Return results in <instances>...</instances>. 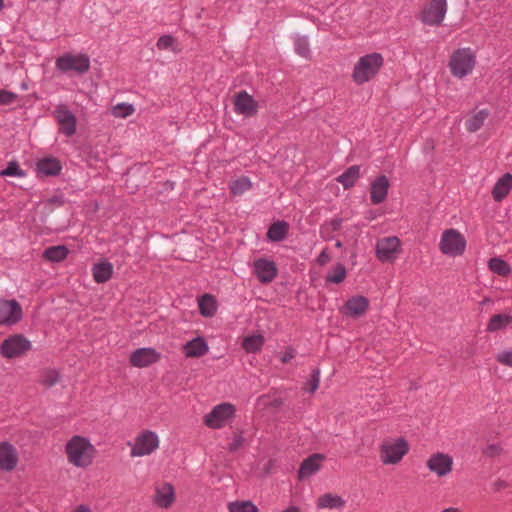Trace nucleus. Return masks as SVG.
<instances>
[{"label":"nucleus","instance_id":"f257e3e1","mask_svg":"<svg viewBox=\"0 0 512 512\" xmlns=\"http://www.w3.org/2000/svg\"><path fill=\"white\" fill-rule=\"evenodd\" d=\"M97 450L90 439L74 435L65 444V455L69 464L73 467L86 469L95 460Z\"/></svg>","mask_w":512,"mask_h":512},{"label":"nucleus","instance_id":"f03ea898","mask_svg":"<svg viewBox=\"0 0 512 512\" xmlns=\"http://www.w3.org/2000/svg\"><path fill=\"white\" fill-rule=\"evenodd\" d=\"M409 450V443L404 437H387L379 446V458L384 465H397Z\"/></svg>","mask_w":512,"mask_h":512},{"label":"nucleus","instance_id":"7ed1b4c3","mask_svg":"<svg viewBox=\"0 0 512 512\" xmlns=\"http://www.w3.org/2000/svg\"><path fill=\"white\" fill-rule=\"evenodd\" d=\"M383 65V57L379 53H371L361 57L355 64L352 78L361 85L372 79Z\"/></svg>","mask_w":512,"mask_h":512},{"label":"nucleus","instance_id":"20e7f679","mask_svg":"<svg viewBox=\"0 0 512 512\" xmlns=\"http://www.w3.org/2000/svg\"><path fill=\"white\" fill-rule=\"evenodd\" d=\"M128 446L131 447V457L149 456L158 450L160 438L155 431L143 429L137 433L132 442H128Z\"/></svg>","mask_w":512,"mask_h":512},{"label":"nucleus","instance_id":"39448f33","mask_svg":"<svg viewBox=\"0 0 512 512\" xmlns=\"http://www.w3.org/2000/svg\"><path fill=\"white\" fill-rule=\"evenodd\" d=\"M475 57L469 48L456 50L450 59L449 66L455 77L462 78L473 70Z\"/></svg>","mask_w":512,"mask_h":512},{"label":"nucleus","instance_id":"423d86ee","mask_svg":"<svg viewBox=\"0 0 512 512\" xmlns=\"http://www.w3.org/2000/svg\"><path fill=\"white\" fill-rule=\"evenodd\" d=\"M453 466V457L444 452H435L431 454L426 461L427 469L438 478H445L450 475Z\"/></svg>","mask_w":512,"mask_h":512},{"label":"nucleus","instance_id":"0eeeda50","mask_svg":"<svg viewBox=\"0 0 512 512\" xmlns=\"http://www.w3.org/2000/svg\"><path fill=\"white\" fill-rule=\"evenodd\" d=\"M31 349V342L23 335L6 338L0 345V354L8 359L19 357Z\"/></svg>","mask_w":512,"mask_h":512},{"label":"nucleus","instance_id":"6e6552de","mask_svg":"<svg viewBox=\"0 0 512 512\" xmlns=\"http://www.w3.org/2000/svg\"><path fill=\"white\" fill-rule=\"evenodd\" d=\"M235 413V407L230 403H221L216 405L204 417V423L212 429L222 428Z\"/></svg>","mask_w":512,"mask_h":512},{"label":"nucleus","instance_id":"1a4fd4ad","mask_svg":"<svg viewBox=\"0 0 512 512\" xmlns=\"http://www.w3.org/2000/svg\"><path fill=\"white\" fill-rule=\"evenodd\" d=\"M466 247L464 236L455 229L445 230L440 241V249L444 254L461 255Z\"/></svg>","mask_w":512,"mask_h":512},{"label":"nucleus","instance_id":"9d476101","mask_svg":"<svg viewBox=\"0 0 512 512\" xmlns=\"http://www.w3.org/2000/svg\"><path fill=\"white\" fill-rule=\"evenodd\" d=\"M56 67L62 72L73 70L79 74L87 72L90 68L89 57L85 54H64L56 61Z\"/></svg>","mask_w":512,"mask_h":512},{"label":"nucleus","instance_id":"9b49d317","mask_svg":"<svg viewBox=\"0 0 512 512\" xmlns=\"http://www.w3.org/2000/svg\"><path fill=\"white\" fill-rule=\"evenodd\" d=\"M53 116L59 124V131L71 137L76 133L77 118L64 104H59L53 111Z\"/></svg>","mask_w":512,"mask_h":512},{"label":"nucleus","instance_id":"f8f14e48","mask_svg":"<svg viewBox=\"0 0 512 512\" xmlns=\"http://www.w3.org/2000/svg\"><path fill=\"white\" fill-rule=\"evenodd\" d=\"M447 10L446 0H432L423 9L421 20L427 25H439Z\"/></svg>","mask_w":512,"mask_h":512},{"label":"nucleus","instance_id":"ddd939ff","mask_svg":"<svg viewBox=\"0 0 512 512\" xmlns=\"http://www.w3.org/2000/svg\"><path fill=\"white\" fill-rule=\"evenodd\" d=\"M22 316V308L16 300H0V326L15 325Z\"/></svg>","mask_w":512,"mask_h":512},{"label":"nucleus","instance_id":"4468645a","mask_svg":"<svg viewBox=\"0 0 512 512\" xmlns=\"http://www.w3.org/2000/svg\"><path fill=\"white\" fill-rule=\"evenodd\" d=\"M161 359V353L155 348H138L130 354L129 361L133 367L144 368L157 363Z\"/></svg>","mask_w":512,"mask_h":512},{"label":"nucleus","instance_id":"2eb2a0df","mask_svg":"<svg viewBox=\"0 0 512 512\" xmlns=\"http://www.w3.org/2000/svg\"><path fill=\"white\" fill-rule=\"evenodd\" d=\"M176 500L175 488L171 483L161 482L155 485L153 503L162 509H169Z\"/></svg>","mask_w":512,"mask_h":512},{"label":"nucleus","instance_id":"dca6fc26","mask_svg":"<svg viewBox=\"0 0 512 512\" xmlns=\"http://www.w3.org/2000/svg\"><path fill=\"white\" fill-rule=\"evenodd\" d=\"M369 308V300L364 296H353L339 309L340 313L351 318H358Z\"/></svg>","mask_w":512,"mask_h":512},{"label":"nucleus","instance_id":"f3484780","mask_svg":"<svg viewBox=\"0 0 512 512\" xmlns=\"http://www.w3.org/2000/svg\"><path fill=\"white\" fill-rule=\"evenodd\" d=\"M254 273L261 283H269L274 280L277 275L276 264L268 258H258L254 264Z\"/></svg>","mask_w":512,"mask_h":512},{"label":"nucleus","instance_id":"a211bd4d","mask_svg":"<svg viewBox=\"0 0 512 512\" xmlns=\"http://www.w3.org/2000/svg\"><path fill=\"white\" fill-rule=\"evenodd\" d=\"M234 110L237 114L253 116L257 113L258 104L246 91H240L234 96Z\"/></svg>","mask_w":512,"mask_h":512},{"label":"nucleus","instance_id":"6ab92c4d","mask_svg":"<svg viewBox=\"0 0 512 512\" xmlns=\"http://www.w3.org/2000/svg\"><path fill=\"white\" fill-rule=\"evenodd\" d=\"M389 187L390 183L385 175L376 177L370 187L371 202L375 205L384 202L387 197Z\"/></svg>","mask_w":512,"mask_h":512},{"label":"nucleus","instance_id":"aec40b11","mask_svg":"<svg viewBox=\"0 0 512 512\" xmlns=\"http://www.w3.org/2000/svg\"><path fill=\"white\" fill-rule=\"evenodd\" d=\"M346 506V500L336 493H324L316 500L317 509L343 510Z\"/></svg>","mask_w":512,"mask_h":512},{"label":"nucleus","instance_id":"412c9836","mask_svg":"<svg viewBox=\"0 0 512 512\" xmlns=\"http://www.w3.org/2000/svg\"><path fill=\"white\" fill-rule=\"evenodd\" d=\"M18 463V454L16 449L7 442L0 444V469L10 471Z\"/></svg>","mask_w":512,"mask_h":512},{"label":"nucleus","instance_id":"4be33fe9","mask_svg":"<svg viewBox=\"0 0 512 512\" xmlns=\"http://www.w3.org/2000/svg\"><path fill=\"white\" fill-rule=\"evenodd\" d=\"M209 351V345L203 337H195L183 345V353L187 358H199Z\"/></svg>","mask_w":512,"mask_h":512},{"label":"nucleus","instance_id":"5701e85b","mask_svg":"<svg viewBox=\"0 0 512 512\" xmlns=\"http://www.w3.org/2000/svg\"><path fill=\"white\" fill-rule=\"evenodd\" d=\"M324 459L325 457L322 454L318 453L306 458L300 465L298 471V478L300 480H303L315 474L317 471H319L321 463L323 462Z\"/></svg>","mask_w":512,"mask_h":512},{"label":"nucleus","instance_id":"b1692460","mask_svg":"<svg viewBox=\"0 0 512 512\" xmlns=\"http://www.w3.org/2000/svg\"><path fill=\"white\" fill-rule=\"evenodd\" d=\"M401 242L396 236L381 238L377 241V256H390L391 254L401 253Z\"/></svg>","mask_w":512,"mask_h":512},{"label":"nucleus","instance_id":"393cba45","mask_svg":"<svg viewBox=\"0 0 512 512\" xmlns=\"http://www.w3.org/2000/svg\"><path fill=\"white\" fill-rule=\"evenodd\" d=\"M92 274L96 283H105L113 275V265L106 260L99 261L93 265Z\"/></svg>","mask_w":512,"mask_h":512},{"label":"nucleus","instance_id":"a878e982","mask_svg":"<svg viewBox=\"0 0 512 512\" xmlns=\"http://www.w3.org/2000/svg\"><path fill=\"white\" fill-rule=\"evenodd\" d=\"M512 188V175L510 173L504 174L495 184L492 195L495 201H501L507 196Z\"/></svg>","mask_w":512,"mask_h":512},{"label":"nucleus","instance_id":"bb28decb","mask_svg":"<svg viewBox=\"0 0 512 512\" xmlns=\"http://www.w3.org/2000/svg\"><path fill=\"white\" fill-rule=\"evenodd\" d=\"M198 308L203 317H213L218 308L217 300L210 294H204L198 298Z\"/></svg>","mask_w":512,"mask_h":512},{"label":"nucleus","instance_id":"cd10ccee","mask_svg":"<svg viewBox=\"0 0 512 512\" xmlns=\"http://www.w3.org/2000/svg\"><path fill=\"white\" fill-rule=\"evenodd\" d=\"M37 170L46 176H55L61 171V164L56 158H43L37 162Z\"/></svg>","mask_w":512,"mask_h":512},{"label":"nucleus","instance_id":"c85d7f7f","mask_svg":"<svg viewBox=\"0 0 512 512\" xmlns=\"http://www.w3.org/2000/svg\"><path fill=\"white\" fill-rule=\"evenodd\" d=\"M289 230V224L285 221H276L268 229L267 237L269 240L277 242L283 240Z\"/></svg>","mask_w":512,"mask_h":512},{"label":"nucleus","instance_id":"c756f323","mask_svg":"<svg viewBox=\"0 0 512 512\" xmlns=\"http://www.w3.org/2000/svg\"><path fill=\"white\" fill-rule=\"evenodd\" d=\"M360 176V166L353 165L349 167L343 174L337 177V181L343 185L345 189L354 186Z\"/></svg>","mask_w":512,"mask_h":512},{"label":"nucleus","instance_id":"7c9ffc66","mask_svg":"<svg viewBox=\"0 0 512 512\" xmlns=\"http://www.w3.org/2000/svg\"><path fill=\"white\" fill-rule=\"evenodd\" d=\"M511 322H512V316L510 314L493 315L487 324V331L488 332H496L499 330H503L506 327H508Z\"/></svg>","mask_w":512,"mask_h":512},{"label":"nucleus","instance_id":"2f4dec72","mask_svg":"<svg viewBox=\"0 0 512 512\" xmlns=\"http://www.w3.org/2000/svg\"><path fill=\"white\" fill-rule=\"evenodd\" d=\"M346 275L347 270L345 266L341 263H336L328 269L325 280L327 283L340 284L345 280Z\"/></svg>","mask_w":512,"mask_h":512},{"label":"nucleus","instance_id":"473e14b6","mask_svg":"<svg viewBox=\"0 0 512 512\" xmlns=\"http://www.w3.org/2000/svg\"><path fill=\"white\" fill-rule=\"evenodd\" d=\"M489 116V111L487 109H482L470 117L466 121V128L469 132L478 131L484 124L485 120Z\"/></svg>","mask_w":512,"mask_h":512},{"label":"nucleus","instance_id":"72a5a7b5","mask_svg":"<svg viewBox=\"0 0 512 512\" xmlns=\"http://www.w3.org/2000/svg\"><path fill=\"white\" fill-rule=\"evenodd\" d=\"M264 344V337L260 334L244 338L242 346L247 353H255L261 350Z\"/></svg>","mask_w":512,"mask_h":512},{"label":"nucleus","instance_id":"f704fd0d","mask_svg":"<svg viewBox=\"0 0 512 512\" xmlns=\"http://www.w3.org/2000/svg\"><path fill=\"white\" fill-rule=\"evenodd\" d=\"M251 182L247 177H240L230 183L231 193L233 195H242L251 188Z\"/></svg>","mask_w":512,"mask_h":512},{"label":"nucleus","instance_id":"c9c22d12","mask_svg":"<svg viewBox=\"0 0 512 512\" xmlns=\"http://www.w3.org/2000/svg\"><path fill=\"white\" fill-rule=\"evenodd\" d=\"M229 512H258V508L251 501H234L228 504Z\"/></svg>","mask_w":512,"mask_h":512},{"label":"nucleus","instance_id":"e433bc0d","mask_svg":"<svg viewBox=\"0 0 512 512\" xmlns=\"http://www.w3.org/2000/svg\"><path fill=\"white\" fill-rule=\"evenodd\" d=\"M489 268L499 275L505 276L510 273L509 265L504 261L503 258H490Z\"/></svg>","mask_w":512,"mask_h":512},{"label":"nucleus","instance_id":"4c0bfd02","mask_svg":"<svg viewBox=\"0 0 512 512\" xmlns=\"http://www.w3.org/2000/svg\"><path fill=\"white\" fill-rule=\"evenodd\" d=\"M134 112V107L131 104L120 103L113 107L112 114L115 117L126 118L132 115Z\"/></svg>","mask_w":512,"mask_h":512},{"label":"nucleus","instance_id":"58836bf2","mask_svg":"<svg viewBox=\"0 0 512 512\" xmlns=\"http://www.w3.org/2000/svg\"><path fill=\"white\" fill-rule=\"evenodd\" d=\"M70 253L65 245H55L47 247L41 256H67Z\"/></svg>","mask_w":512,"mask_h":512},{"label":"nucleus","instance_id":"ea45409f","mask_svg":"<svg viewBox=\"0 0 512 512\" xmlns=\"http://www.w3.org/2000/svg\"><path fill=\"white\" fill-rule=\"evenodd\" d=\"M295 51L297 54H299L302 57H309L310 55V48L309 43L306 37H298L295 40Z\"/></svg>","mask_w":512,"mask_h":512},{"label":"nucleus","instance_id":"a19ab883","mask_svg":"<svg viewBox=\"0 0 512 512\" xmlns=\"http://www.w3.org/2000/svg\"><path fill=\"white\" fill-rule=\"evenodd\" d=\"M495 359L502 365L512 368V349H504L496 354Z\"/></svg>","mask_w":512,"mask_h":512},{"label":"nucleus","instance_id":"79ce46f5","mask_svg":"<svg viewBox=\"0 0 512 512\" xmlns=\"http://www.w3.org/2000/svg\"><path fill=\"white\" fill-rule=\"evenodd\" d=\"M0 176H24L23 170L20 169L16 162H10L6 169L0 172Z\"/></svg>","mask_w":512,"mask_h":512},{"label":"nucleus","instance_id":"37998d69","mask_svg":"<svg viewBox=\"0 0 512 512\" xmlns=\"http://www.w3.org/2000/svg\"><path fill=\"white\" fill-rule=\"evenodd\" d=\"M342 225V219L336 218L332 219L330 222H327L322 226L321 233L323 235H329L332 232L338 231Z\"/></svg>","mask_w":512,"mask_h":512},{"label":"nucleus","instance_id":"c03bdc74","mask_svg":"<svg viewBox=\"0 0 512 512\" xmlns=\"http://www.w3.org/2000/svg\"><path fill=\"white\" fill-rule=\"evenodd\" d=\"M175 39L170 35H163L157 41V48L159 50H166L173 46Z\"/></svg>","mask_w":512,"mask_h":512},{"label":"nucleus","instance_id":"a18cd8bd","mask_svg":"<svg viewBox=\"0 0 512 512\" xmlns=\"http://www.w3.org/2000/svg\"><path fill=\"white\" fill-rule=\"evenodd\" d=\"M59 380V373L55 370H49L46 372V374L43 377V383L50 387L55 385Z\"/></svg>","mask_w":512,"mask_h":512},{"label":"nucleus","instance_id":"49530a36","mask_svg":"<svg viewBox=\"0 0 512 512\" xmlns=\"http://www.w3.org/2000/svg\"><path fill=\"white\" fill-rule=\"evenodd\" d=\"M17 95L7 90H0V105H8L13 103Z\"/></svg>","mask_w":512,"mask_h":512},{"label":"nucleus","instance_id":"de8ad7c7","mask_svg":"<svg viewBox=\"0 0 512 512\" xmlns=\"http://www.w3.org/2000/svg\"><path fill=\"white\" fill-rule=\"evenodd\" d=\"M320 383V371L318 369L313 370L311 379L309 380V392L314 393Z\"/></svg>","mask_w":512,"mask_h":512},{"label":"nucleus","instance_id":"09e8293b","mask_svg":"<svg viewBox=\"0 0 512 512\" xmlns=\"http://www.w3.org/2000/svg\"><path fill=\"white\" fill-rule=\"evenodd\" d=\"M243 437L241 435H235L231 443L229 444V449L231 451H235L239 449L243 444Z\"/></svg>","mask_w":512,"mask_h":512},{"label":"nucleus","instance_id":"8fccbe9b","mask_svg":"<svg viewBox=\"0 0 512 512\" xmlns=\"http://www.w3.org/2000/svg\"><path fill=\"white\" fill-rule=\"evenodd\" d=\"M71 512H93L91 510V508L87 505H78L77 507H75Z\"/></svg>","mask_w":512,"mask_h":512},{"label":"nucleus","instance_id":"3c124183","mask_svg":"<svg viewBox=\"0 0 512 512\" xmlns=\"http://www.w3.org/2000/svg\"><path fill=\"white\" fill-rule=\"evenodd\" d=\"M282 512H301V510L299 507L291 505V506L285 508L284 510H282Z\"/></svg>","mask_w":512,"mask_h":512},{"label":"nucleus","instance_id":"603ef678","mask_svg":"<svg viewBox=\"0 0 512 512\" xmlns=\"http://www.w3.org/2000/svg\"><path fill=\"white\" fill-rule=\"evenodd\" d=\"M441 512H460V510L456 507H449V508L443 509Z\"/></svg>","mask_w":512,"mask_h":512},{"label":"nucleus","instance_id":"864d4df0","mask_svg":"<svg viewBox=\"0 0 512 512\" xmlns=\"http://www.w3.org/2000/svg\"><path fill=\"white\" fill-rule=\"evenodd\" d=\"M292 356L291 355H285L284 358H283V361L286 362L288 361Z\"/></svg>","mask_w":512,"mask_h":512},{"label":"nucleus","instance_id":"5fc2aeb1","mask_svg":"<svg viewBox=\"0 0 512 512\" xmlns=\"http://www.w3.org/2000/svg\"><path fill=\"white\" fill-rule=\"evenodd\" d=\"M319 256H321V257L327 256V255H326V250L321 251V253L319 254Z\"/></svg>","mask_w":512,"mask_h":512},{"label":"nucleus","instance_id":"6e6d98bb","mask_svg":"<svg viewBox=\"0 0 512 512\" xmlns=\"http://www.w3.org/2000/svg\"><path fill=\"white\" fill-rule=\"evenodd\" d=\"M489 301H490V300H489V298H485V299H483V300H482L481 304H486V303H488Z\"/></svg>","mask_w":512,"mask_h":512},{"label":"nucleus","instance_id":"4d7b16f0","mask_svg":"<svg viewBox=\"0 0 512 512\" xmlns=\"http://www.w3.org/2000/svg\"><path fill=\"white\" fill-rule=\"evenodd\" d=\"M335 246H336V247H340V246H341V242H340L339 240H337V241L335 242Z\"/></svg>","mask_w":512,"mask_h":512},{"label":"nucleus","instance_id":"13d9d810","mask_svg":"<svg viewBox=\"0 0 512 512\" xmlns=\"http://www.w3.org/2000/svg\"><path fill=\"white\" fill-rule=\"evenodd\" d=\"M50 259H51V260H55V261H59V260H61L62 258L57 257V258H50Z\"/></svg>","mask_w":512,"mask_h":512},{"label":"nucleus","instance_id":"bf43d9fd","mask_svg":"<svg viewBox=\"0 0 512 512\" xmlns=\"http://www.w3.org/2000/svg\"><path fill=\"white\" fill-rule=\"evenodd\" d=\"M3 7V0H0V10L2 9Z\"/></svg>","mask_w":512,"mask_h":512}]
</instances>
